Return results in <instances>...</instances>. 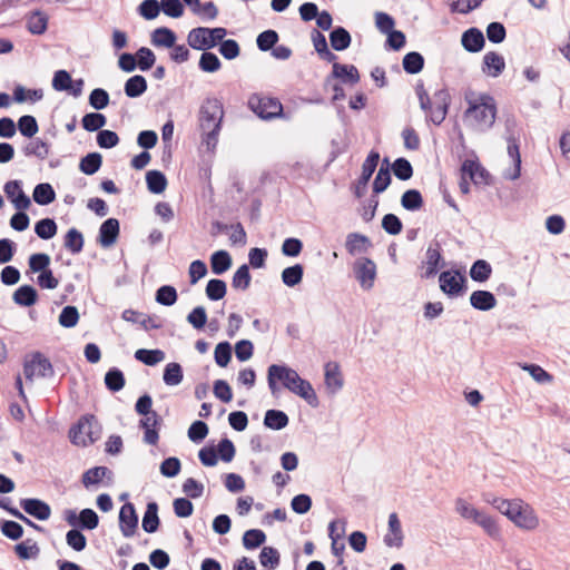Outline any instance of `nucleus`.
Returning a JSON list of instances; mask_svg holds the SVG:
<instances>
[{"label":"nucleus","instance_id":"nucleus-1","mask_svg":"<svg viewBox=\"0 0 570 570\" xmlns=\"http://www.w3.org/2000/svg\"><path fill=\"white\" fill-rule=\"evenodd\" d=\"M469 107L464 111V121L474 130L484 132L492 128L497 117V105L490 95L465 94Z\"/></svg>","mask_w":570,"mask_h":570},{"label":"nucleus","instance_id":"nucleus-2","mask_svg":"<svg viewBox=\"0 0 570 570\" xmlns=\"http://www.w3.org/2000/svg\"><path fill=\"white\" fill-rule=\"evenodd\" d=\"M224 117L223 104L217 98H207L199 109V127L203 131L202 144L208 150H214Z\"/></svg>","mask_w":570,"mask_h":570},{"label":"nucleus","instance_id":"nucleus-3","mask_svg":"<svg viewBox=\"0 0 570 570\" xmlns=\"http://www.w3.org/2000/svg\"><path fill=\"white\" fill-rule=\"evenodd\" d=\"M420 107L425 111L426 117L434 125H441L448 114V109L450 106V95L446 90L441 89L434 92L433 98L431 99L424 89L423 83H419L415 88Z\"/></svg>","mask_w":570,"mask_h":570},{"label":"nucleus","instance_id":"nucleus-4","mask_svg":"<svg viewBox=\"0 0 570 570\" xmlns=\"http://www.w3.org/2000/svg\"><path fill=\"white\" fill-rule=\"evenodd\" d=\"M276 371H279V381L284 387L304 399L311 406L315 407L318 405V399L312 384L302 379L295 370L285 365H277L274 368V372Z\"/></svg>","mask_w":570,"mask_h":570},{"label":"nucleus","instance_id":"nucleus-5","mask_svg":"<svg viewBox=\"0 0 570 570\" xmlns=\"http://www.w3.org/2000/svg\"><path fill=\"white\" fill-rule=\"evenodd\" d=\"M503 514L523 530H534L539 525V519L534 510L520 499L510 500Z\"/></svg>","mask_w":570,"mask_h":570},{"label":"nucleus","instance_id":"nucleus-6","mask_svg":"<svg viewBox=\"0 0 570 570\" xmlns=\"http://www.w3.org/2000/svg\"><path fill=\"white\" fill-rule=\"evenodd\" d=\"M227 35L223 27L205 28L197 27L189 31L187 36L188 45L196 50H207L214 48Z\"/></svg>","mask_w":570,"mask_h":570},{"label":"nucleus","instance_id":"nucleus-7","mask_svg":"<svg viewBox=\"0 0 570 570\" xmlns=\"http://www.w3.org/2000/svg\"><path fill=\"white\" fill-rule=\"evenodd\" d=\"M248 107L264 120H272L283 116V105L277 98L254 94L248 99Z\"/></svg>","mask_w":570,"mask_h":570},{"label":"nucleus","instance_id":"nucleus-8","mask_svg":"<svg viewBox=\"0 0 570 570\" xmlns=\"http://www.w3.org/2000/svg\"><path fill=\"white\" fill-rule=\"evenodd\" d=\"M94 423L88 417L79 420L78 424L70 429V441L76 445L86 446L99 438V431L94 430Z\"/></svg>","mask_w":570,"mask_h":570},{"label":"nucleus","instance_id":"nucleus-9","mask_svg":"<svg viewBox=\"0 0 570 570\" xmlns=\"http://www.w3.org/2000/svg\"><path fill=\"white\" fill-rule=\"evenodd\" d=\"M23 373L27 380L32 381L35 376H51L53 374V368L47 357H45L40 352H36L32 354L30 361L24 362Z\"/></svg>","mask_w":570,"mask_h":570},{"label":"nucleus","instance_id":"nucleus-10","mask_svg":"<svg viewBox=\"0 0 570 570\" xmlns=\"http://www.w3.org/2000/svg\"><path fill=\"white\" fill-rule=\"evenodd\" d=\"M380 161V154L371 150L362 165V173L354 186V195L356 198H362L367 189V184L375 171Z\"/></svg>","mask_w":570,"mask_h":570},{"label":"nucleus","instance_id":"nucleus-11","mask_svg":"<svg viewBox=\"0 0 570 570\" xmlns=\"http://www.w3.org/2000/svg\"><path fill=\"white\" fill-rule=\"evenodd\" d=\"M356 279L363 289H371L376 277V265L367 257H360L353 265Z\"/></svg>","mask_w":570,"mask_h":570},{"label":"nucleus","instance_id":"nucleus-12","mask_svg":"<svg viewBox=\"0 0 570 570\" xmlns=\"http://www.w3.org/2000/svg\"><path fill=\"white\" fill-rule=\"evenodd\" d=\"M440 288L449 296H456L464 289L465 277L460 272L445 271L439 277Z\"/></svg>","mask_w":570,"mask_h":570},{"label":"nucleus","instance_id":"nucleus-13","mask_svg":"<svg viewBox=\"0 0 570 570\" xmlns=\"http://www.w3.org/2000/svg\"><path fill=\"white\" fill-rule=\"evenodd\" d=\"M138 527V515L132 503H125L119 511V528L125 538H130L136 533Z\"/></svg>","mask_w":570,"mask_h":570},{"label":"nucleus","instance_id":"nucleus-14","mask_svg":"<svg viewBox=\"0 0 570 570\" xmlns=\"http://www.w3.org/2000/svg\"><path fill=\"white\" fill-rule=\"evenodd\" d=\"M3 189L7 197L18 210H26L30 207L31 200L22 190L21 181L10 180L6 183Z\"/></svg>","mask_w":570,"mask_h":570},{"label":"nucleus","instance_id":"nucleus-15","mask_svg":"<svg viewBox=\"0 0 570 570\" xmlns=\"http://www.w3.org/2000/svg\"><path fill=\"white\" fill-rule=\"evenodd\" d=\"M20 507L26 513L40 521H46L51 515L50 505L40 499H22L20 500Z\"/></svg>","mask_w":570,"mask_h":570},{"label":"nucleus","instance_id":"nucleus-16","mask_svg":"<svg viewBox=\"0 0 570 570\" xmlns=\"http://www.w3.org/2000/svg\"><path fill=\"white\" fill-rule=\"evenodd\" d=\"M160 423L161 417L157 414V412L145 415L144 419L140 420L139 425L145 430L144 441L147 444H157L159 439L157 428L160 425Z\"/></svg>","mask_w":570,"mask_h":570},{"label":"nucleus","instance_id":"nucleus-17","mask_svg":"<svg viewBox=\"0 0 570 570\" xmlns=\"http://www.w3.org/2000/svg\"><path fill=\"white\" fill-rule=\"evenodd\" d=\"M403 542V532L400 519L395 512L389 515V531L384 535V543L387 547L400 548Z\"/></svg>","mask_w":570,"mask_h":570},{"label":"nucleus","instance_id":"nucleus-18","mask_svg":"<svg viewBox=\"0 0 570 570\" xmlns=\"http://www.w3.org/2000/svg\"><path fill=\"white\" fill-rule=\"evenodd\" d=\"M505 68V61L495 51H489L483 57L482 71L493 78L499 77Z\"/></svg>","mask_w":570,"mask_h":570},{"label":"nucleus","instance_id":"nucleus-19","mask_svg":"<svg viewBox=\"0 0 570 570\" xmlns=\"http://www.w3.org/2000/svg\"><path fill=\"white\" fill-rule=\"evenodd\" d=\"M508 155L512 159L513 163V169L507 170L504 173V178L510 180H515L521 175V156L519 150V144L517 139L512 136H510L508 139Z\"/></svg>","mask_w":570,"mask_h":570},{"label":"nucleus","instance_id":"nucleus-20","mask_svg":"<svg viewBox=\"0 0 570 570\" xmlns=\"http://www.w3.org/2000/svg\"><path fill=\"white\" fill-rule=\"evenodd\" d=\"M119 235V222L116 218L106 219L99 228V243L104 247L114 245Z\"/></svg>","mask_w":570,"mask_h":570},{"label":"nucleus","instance_id":"nucleus-21","mask_svg":"<svg viewBox=\"0 0 570 570\" xmlns=\"http://www.w3.org/2000/svg\"><path fill=\"white\" fill-rule=\"evenodd\" d=\"M484 36L478 28H470L463 32L461 43L469 52H479L484 47Z\"/></svg>","mask_w":570,"mask_h":570},{"label":"nucleus","instance_id":"nucleus-22","mask_svg":"<svg viewBox=\"0 0 570 570\" xmlns=\"http://www.w3.org/2000/svg\"><path fill=\"white\" fill-rule=\"evenodd\" d=\"M470 304L478 311L487 312L497 306V298L489 291L478 289L470 295Z\"/></svg>","mask_w":570,"mask_h":570},{"label":"nucleus","instance_id":"nucleus-23","mask_svg":"<svg viewBox=\"0 0 570 570\" xmlns=\"http://www.w3.org/2000/svg\"><path fill=\"white\" fill-rule=\"evenodd\" d=\"M442 261L441 248L439 243L431 244L426 249L425 271L422 277H433L439 269V265Z\"/></svg>","mask_w":570,"mask_h":570},{"label":"nucleus","instance_id":"nucleus-24","mask_svg":"<svg viewBox=\"0 0 570 570\" xmlns=\"http://www.w3.org/2000/svg\"><path fill=\"white\" fill-rule=\"evenodd\" d=\"M12 299L17 305L30 307L37 303L38 292L31 285H22L14 291Z\"/></svg>","mask_w":570,"mask_h":570},{"label":"nucleus","instance_id":"nucleus-25","mask_svg":"<svg viewBox=\"0 0 570 570\" xmlns=\"http://www.w3.org/2000/svg\"><path fill=\"white\" fill-rule=\"evenodd\" d=\"M325 384L332 392L336 393L343 386V379L340 372V366L335 362H328L325 365Z\"/></svg>","mask_w":570,"mask_h":570},{"label":"nucleus","instance_id":"nucleus-26","mask_svg":"<svg viewBox=\"0 0 570 570\" xmlns=\"http://www.w3.org/2000/svg\"><path fill=\"white\" fill-rule=\"evenodd\" d=\"M332 77L342 79L344 82H350L352 85H355L360 81L358 70L353 65H342L334 62Z\"/></svg>","mask_w":570,"mask_h":570},{"label":"nucleus","instance_id":"nucleus-27","mask_svg":"<svg viewBox=\"0 0 570 570\" xmlns=\"http://www.w3.org/2000/svg\"><path fill=\"white\" fill-rule=\"evenodd\" d=\"M345 246L351 255H356L366 253L367 249L371 247V242L368 237L365 235L358 233H351L346 237Z\"/></svg>","mask_w":570,"mask_h":570},{"label":"nucleus","instance_id":"nucleus-28","mask_svg":"<svg viewBox=\"0 0 570 570\" xmlns=\"http://www.w3.org/2000/svg\"><path fill=\"white\" fill-rule=\"evenodd\" d=\"M112 480V472L107 466H95L82 474V484L86 488L98 484L102 479Z\"/></svg>","mask_w":570,"mask_h":570},{"label":"nucleus","instance_id":"nucleus-29","mask_svg":"<svg viewBox=\"0 0 570 570\" xmlns=\"http://www.w3.org/2000/svg\"><path fill=\"white\" fill-rule=\"evenodd\" d=\"M148 88L147 80L144 76L135 75L127 79L124 86V91L129 98L140 97Z\"/></svg>","mask_w":570,"mask_h":570},{"label":"nucleus","instance_id":"nucleus-30","mask_svg":"<svg viewBox=\"0 0 570 570\" xmlns=\"http://www.w3.org/2000/svg\"><path fill=\"white\" fill-rule=\"evenodd\" d=\"M232 266V257L227 250L220 249L210 256V268L216 275H222Z\"/></svg>","mask_w":570,"mask_h":570},{"label":"nucleus","instance_id":"nucleus-31","mask_svg":"<svg viewBox=\"0 0 570 570\" xmlns=\"http://www.w3.org/2000/svg\"><path fill=\"white\" fill-rule=\"evenodd\" d=\"M352 38L350 32L343 27L334 28L330 33V42L334 50L343 51L351 45Z\"/></svg>","mask_w":570,"mask_h":570},{"label":"nucleus","instance_id":"nucleus-32","mask_svg":"<svg viewBox=\"0 0 570 570\" xmlns=\"http://www.w3.org/2000/svg\"><path fill=\"white\" fill-rule=\"evenodd\" d=\"M462 175L470 178L474 184H481L485 178V170L478 161L465 159L461 167Z\"/></svg>","mask_w":570,"mask_h":570},{"label":"nucleus","instance_id":"nucleus-33","mask_svg":"<svg viewBox=\"0 0 570 570\" xmlns=\"http://www.w3.org/2000/svg\"><path fill=\"white\" fill-rule=\"evenodd\" d=\"M176 42V35L166 27L157 28L151 33V43L156 47L171 48Z\"/></svg>","mask_w":570,"mask_h":570},{"label":"nucleus","instance_id":"nucleus-34","mask_svg":"<svg viewBox=\"0 0 570 570\" xmlns=\"http://www.w3.org/2000/svg\"><path fill=\"white\" fill-rule=\"evenodd\" d=\"M159 527L158 504L149 502L142 518V529L147 533H154Z\"/></svg>","mask_w":570,"mask_h":570},{"label":"nucleus","instance_id":"nucleus-35","mask_svg":"<svg viewBox=\"0 0 570 570\" xmlns=\"http://www.w3.org/2000/svg\"><path fill=\"white\" fill-rule=\"evenodd\" d=\"M288 424V416L279 410H268L264 416V425L271 430H282Z\"/></svg>","mask_w":570,"mask_h":570},{"label":"nucleus","instance_id":"nucleus-36","mask_svg":"<svg viewBox=\"0 0 570 570\" xmlns=\"http://www.w3.org/2000/svg\"><path fill=\"white\" fill-rule=\"evenodd\" d=\"M32 198L38 205L46 206L56 199V193L50 184L41 183L35 187Z\"/></svg>","mask_w":570,"mask_h":570},{"label":"nucleus","instance_id":"nucleus-37","mask_svg":"<svg viewBox=\"0 0 570 570\" xmlns=\"http://www.w3.org/2000/svg\"><path fill=\"white\" fill-rule=\"evenodd\" d=\"M49 144L40 138L31 140L23 147L26 156H36L41 160H45L49 156Z\"/></svg>","mask_w":570,"mask_h":570},{"label":"nucleus","instance_id":"nucleus-38","mask_svg":"<svg viewBox=\"0 0 570 570\" xmlns=\"http://www.w3.org/2000/svg\"><path fill=\"white\" fill-rule=\"evenodd\" d=\"M492 274V267L490 263L484 259L475 261L470 268V277L474 282L484 283Z\"/></svg>","mask_w":570,"mask_h":570},{"label":"nucleus","instance_id":"nucleus-39","mask_svg":"<svg viewBox=\"0 0 570 570\" xmlns=\"http://www.w3.org/2000/svg\"><path fill=\"white\" fill-rule=\"evenodd\" d=\"M147 188L153 194H161L167 186L166 176L159 170H150L146 174Z\"/></svg>","mask_w":570,"mask_h":570},{"label":"nucleus","instance_id":"nucleus-40","mask_svg":"<svg viewBox=\"0 0 570 570\" xmlns=\"http://www.w3.org/2000/svg\"><path fill=\"white\" fill-rule=\"evenodd\" d=\"M166 357L165 352L161 350H146L139 348L135 352V358L148 366H154Z\"/></svg>","mask_w":570,"mask_h":570},{"label":"nucleus","instance_id":"nucleus-41","mask_svg":"<svg viewBox=\"0 0 570 570\" xmlns=\"http://www.w3.org/2000/svg\"><path fill=\"white\" fill-rule=\"evenodd\" d=\"M183 379V367L179 363L171 362L165 366L163 380L166 385L176 386L181 383Z\"/></svg>","mask_w":570,"mask_h":570},{"label":"nucleus","instance_id":"nucleus-42","mask_svg":"<svg viewBox=\"0 0 570 570\" xmlns=\"http://www.w3.org/2000/svg\"><path fill=\"white\" fill-rule=\"evenodd\" d=\"M48 18L47 16L37 10L33 11L27 20V28L32 35H42L47 30Z\"/></svg>","mask_w":570,"mask_h":570},{"label":"nucleus","instance_id":"nucleus-43","mask_svg":"<svg viewBox=\"0 0 570 570\" xmlns=\"http://www.w3.org/2000/svg\"><path fill=\"white\" fill-rule=\"evenodd\" d=\"M391 184V174L389 168V160L384 159V163L380 167L376 177L373 183L374 194L383 193Z\"/></svg>","mask_w":570,"mask_h":570},{"label":"nucleus","instance_id":"nucleus-44","mask_svg":"<svg viewBox=\"0 0 570 570\" xmlns=\"http://www.w3.org/2000/svg\"><path fill=\"white\" fill-rule=\"evenodd\" d=\"M102 164V157L99 153H90L81 158L79 169L86 175L96 174Z\"/></svg>","mask_w":570,"mask_h":570},{"label":"nucleus","instance_id":"nucleus-45","mask_svg":"<svg viewBox=\"0 0 570 570\" xmlns=\"http://www.w3.org/2000/svg\"><path fill=\"white\" fill-rule=\"evenodd\" d=\"M304 275V268L301 264H295L293 266L286 267L282 272V281L288 287H294L298 285Z\"/></svg>","mask_w":570,"mask_h":570},{"label":"nucleus","instance_id":"nucleus-46","mask_svg":"<svg viewBox=\"0 0 570 570\" xmlns=\"http://www.w3.org/2000/svg\"><path fill=\"white\" fill-rule=\"evenodd\" d=\"M126 383L124 373L117 368L111 367L105 375L106 387L111 392H118L124 389Z\"/></svg>","mask_w":570,"mask_h":570},{"label":"nucleus","instance_id":"nucleus-47","mask_svg":"<svg viewBox=\"0 0 570 570\" xmlns=\"http://www.w3.org/2000/svg\"><path fill=\"white\" fill-rule=\"evenodd\" d=\"M401 205L406 210H419L423 206L421 193L417 189H407L401 197Z\"/></svg>","mask_w":570,"mask_h":570},{"label":"nucleus","instance_id":"nucleus-48","mask_svg":"<svg viewBox=\"0 0 570 570\" xmlns=\"http://www.w3.org/2000/svg\"><path fill=\"white\" fill-rule=\"evenodd\" d=\"M424 67V58L416 51L406 53L403 58V68L410 75L419 73Z\"/></svg>","mask_w":570,"mask_h":570},{"label":"nucleus","instance_id":"nucleus-49","mask_svg":"<svg viewBox=\"0 0 570 570\" xmlns=\"http://www.w3.org/2000/svg\"><path fill=\"white\" fill-rule=\"evenodd\" d=\"M455 511L463 519L475 522L478 518H480L482 511L478 510L475 507L466 502L462 498H458L455 500Z\"/></svg>","mask_w":570,"mask_h":570},{"label":"nucleus","instance_id":"nucleus-50","mask_svg":"<svg viewBox=\"0 0 570 570\" xmlns=\"http://www.w3.org/2000/svg\"><path fill=\"white\" fill-rule=\"evenodd\" d=\"M65 247L72 254L80 253L83 247L82 234L76 228H70L65 236Z\"/></svg>","mask_w":570,"mask_h":570},{"label":"nucleus","instance_id":"nucleus-51","mask_svg":"<svg viewBox=\"0 0 570 570\" xmlns=\"http://www.w3.org/2000/svg\"><path fill=\"white\" fill-rule=\"evenodd\" d=\"M205 292L210 301H219L226 295L227 286L223 279L212 278L208 281Z\"/></svg>","mask_w":570,"mask_h":570},{"label":"nucleus","instance_id":"nucleus-52","mask_svg":"<svg viewBox=\"0 0 570 570\" xmlns=\"http://www.w3.org/2000/svg\"><path fill=\"white\" fill-rule=\"evenodd\" d=\"M106 117L100 112L86 114L81 119V125L87 131H97L106 125Z\"/></svg>","mask_w":570,"mask_h":570},{"label":"nucleus","instance_id":"nucleus-53","mask_svg":"<svg viewBox=\"0 0 570 570\" xmlns=\"http://www.w3.org/2000/svg\"><path fill=\"white\" fill-rule=\"evenodd\" d=\"M252 281V276L249 273V267L246 264H243L234 273L232 279V286L235 289L245 291L249 287Z\"/></svg>","mask_w":570,"mask_h":570},{"label":"nucleus","instance_id":"nucleus-54","mask_svg":"<svg viewBox=\"0 0 570 570\" xmlns=\"http://www.w3.org/2000/svg\"><path fill=\"white\" fill-rule=\"evenodd\" d=\"M474 523L479 524L485 531V533L489 537H491L492 539H494V540L500 539V537H501L500 528L492 517L482 512L480 518H478V520Z\"/></svg>","mask_w":570,"mask_h":570},{"label":"nucleus","instance_id":"nucleus-55","mask_svg":"<svg viewBox=\"0 0 570 570\" xmlns=\"http://www.w3.org/2000/svg\"><path fill=\"white\" fill-rule=\"evenodd\" d=\"M35 232L42 239H50L57 234V224L51 218H43L36 223Z\"/></svg>","mask_w":570,"mask_h":570},{"label":"nucleus","instance_id":"nucleus-56","mask_svg":"<svg viewBox=\"0 0 570 570\" xmlns=\"http://www.w3.org/2000/svg\"><path fill=\"white\" fill-rule=\"evenodd\" d=\"M392 170L395 177L400 180H409L413 176V167L411 163L403 157L394 160Z\"/></svg>","mask_w":570,"mask_h":570},{"label":"nucleus","instance_id":"nucleus-57","mask_svg":"<svg viewBox=\"0 0 570 570\" xmlns=\"http://www.w3.org/2000/svg\"><path fill=\"white\" fill-rule=\"evenodd\" d=\"M266 540L264 531L258 529L247 530L243 535V546L247 550L256 549L262 546Z\"/></svg>","mask_w":570,"mask_h":570},{"label":"nucleus","instance_id":"nucleus-58","mask_svg":"<svg viewBox=\"0 0 570 570\" xmlns=\"http://www.w3.org/2000/svg\"><path fill=\"white\" fill-rule=\"evenodd\" d=\"M18 129L22 136L32 138L38 132L39 126L33 116L24 115L18 120Z\"/></svg>","mask_w":570,"mask_h":570},{"label":"nucleus","instance_id":"nucleus-59","mask_svg":"<svg viewBox=\"0 0 570 570\" xmlns=\"http://www.w3.org/2000/svg\"><path fill=\"white\" fill-rule=\"evenodd\" d=\"M58 321L62 327H75L79 321V312L77 307L72 305L65 306L60 312Z\"/></svg>","mask_w":570,"mask_h":570},{"label":"nucleus","instance_id":"nucleus-60","mask_svg":"<svg viewBox=\"0 0 570 570\" xmlns=\"http://www.w3.org/2000/svg\"><path fill=\"white\" fill-rule=\"evenodd\" d=\"M198 66L205 72H216L220 69L222 62L215 53L204 50L199 58Z\"/></svg>","mask_w":570,"mask_h":570},{"label":"nucleus","instance_id":"nucleus-61","mask_svg":"<svg viewBox=\"0 0 570 570\" xmlns=\"http://www.w3.org/2000/svg\"><path fill=\"white\" fill-rule=\"evenodd\" d=\"M177 301V291L174 286L163 285L156 292V302L164 306H171Z\"/></svg>","mask_w":570,"mask_h":570},{"label":"nucleus","instance_id":"nucleus-62","mask_svg":"<svg viewBox=\"0 0 570 570\" xmlns=\"http://www.w3.org/2000/svg\"><path fill=\"white\" fill-rule=\"evenodd\" d=\"M278 41V33L268 29L257 36L256 45L261 51L272 50Z\"/></svg>","mask_w":570,"mask_h":570},{"label":"nucleus","instance_id":"nucleus-63","mask_svg":"<svg viewBox=\"0 0 570 570\" xmlns=\"http://www.w3.org/2000/svg\"><path fill=\"white\" fill-rule=\"evenodd\" d=\"M67 544L77 552H80L87 547V539L79 529H71L66 533Z\"/></svg>","mask_w":570,"mask_h":570},{"label":"nucleus","instance_id":"nucleus-64","mask_svg":"<svg viewBox=\"0 0 570 570\" xmlns=\"http://www.w3.org/2000/svg\"><path fill=\"white\" fill-rule=\"evenodd\" d=\"M215 362L220 367H226L232 358V345L228 342H220L214 352Z\"/></svg>","mask_w":570,"mask_h":570}]
</instances>
